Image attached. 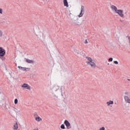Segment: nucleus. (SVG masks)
<instances>
[{"label": "nucleus", "mask_w": 130, "mask_h": 130, "mask_svg": "<svg viewBox=\"0 0 130 130\" xmlns=\"http://www.w3.org/2000/svg\"><path fill=\"white\" fill-rule=\"evenodd\" d=\"M78 19H77L76 20H74L73 21V23L74 24H75V25H80V22H79V21H78Z\"/></svg>", "instance_id": "nucleus-15"}, {"label": "nucleus", "mask_w": 130, "mask_h": 130, "mask_svg": "<svg viewBox=\"0 0 130 130\" xmlns=\"http://www.w3.org/2000/svg\"><path fill=\"white\" fill-rule=\"evenodd\" d=\"M5 109L6 111H8L10 114H12V113H13L14 112L13 111H16V108H10L8 106H6Z\"/></svg>", "instance_id": "nucleus-4"}, {"label": "nucleus", "mask_w": 130, "mask_h": 130, "mask_svg": "<svg viewBox=\"0 0 130 130\" xmlns=\"http://www.w3.org/2000/svg\"><path fill=\"white\" fill-rule=\"evenodd\" d=\"M116 13L117 14H118L119 15V16H120V17H121V18H123V17H124L123 13L125 14V15H126L127 11L123 12V10H118V11Z\"/></svg>", "instance_id": "nucleus-5"}, {"label": "nucleus", "mask_w": 130, "mask_h": 130, "mask_svg": "<svg viewBox=\"0 0 130 130\" xmlns=\"http://www.w3.org/2000/svg\"><path fill=\"white\" fill-rule=\"evenodd\" d=\"M125 94V95L124 96L125 101L130 104V92L126 91Z\"/></svg>", "instance_id": "nucleus-3"}, {"label": "nucleus", "mask_w": 130, "mask_h": 130, "mask_svg": "<svg viewBox=\"0 0 130 130\" xmlns=\"http://www.w3.org/2000/svg\"><path fill=\"white\" fill-rule=\"evenodd\" d=\"M0 14H1V15L3 14V9L2 8H0Z\"/></svg>", "instance_id": "nucleus-24"}, {"label": "nucleus", "mask_w": 130, "mask_h": 130, "mask_svg": "<svg viewBox=\"0 0 130 130\" xmlns=\"http://www.w3.org/2000/svg\"><path fill=\"white\" fill-rule=\"evenodd\" d=\"M111 9L113 11H115V13H116L118 10V9H117V7L114 5H112L111 6Z\"/></svg>", "instance_id": "nucleus-14"}, {"label": "nucleus", "mask_w": 130, "mask_h": 130, "mask_svg": "<svg viewBox=\"0 0 130 130\" xmlns=\"http://www.w3.org/2000/svg\"><path fill=\"white\" fill-rule=\"evenodd\" d=\"M67 16L69 18H71V16H72V13H71L70 11H69V12H67Z\"/></svg>", "instance_id": "nucleus-19"}, {"label": "nucleus", "mask_w": 130, "mask_h": 130, "mask_svg": "<svg viewBox=\"0 0 130 130\" xmlns=\"http://www.w3.org/2000/svg\"><path fill=\"white\" fill-rule=\"evenodd\" d=\"M127 81H130V79H127Z\"/></svg>", "instance_id": "nucleus-32"}, {"label": "nucleus", "mask_w": 130, "mask_h": 130, "mask_svg": "<svg viewBox=\"0 0 130 130\" xmlns=\"http://www.w3.org/2000/svg\"><path fill=\"white\" fill-rule=\"evenodd\" d=\"M76 52H77V54H79V51L76 50Z\"/></svg>", "instance_id": "nucleus-31"}, {"label": "nucleus", "mask_w": 130, "mask_h": 130, "mask_svg": "<svg viewBox=\"0 0 130 130\" xmlns=\"http://www.w3.org/2000/svg\"><path fill=\"white\" fill-rule=\"evenodd\" d=\"M114 63H115V64H118V61H114Z\"/></svg>", "instance_id": "nucleus-26"}, {"label": "nucleus", "mask_w": 130, "mask_h": 130, "mask_svg": "<svg viewBox=\"0 0 130 130\" xmlns=\"http://www.w3.org/2000/svg\"><path fill=\"white\" fill-rule=\"evenodd\" d=\"M113 60V58L112 57L109 58V61H112Z\"/></svg>", "instance_id": "nucleus-23"}, {"label": "nucleus", "mask_w": 130, "mask_h": 130, "mask_svg": "<svg viewBox=\"0 0 130 130\" xmlns=\"http://www.w3.org/2000/svg\"><path fill=\"white\" fill-rule=\"evenodd\" d=\"M5 55H6V50L3 47H0V57H4Z\"/></svg>", "instance_id": "nucleus-7"}, {"label": "nucleus", "mask_w": 130, "mask_h": 130, "mask_svg": "<svg viewBox=\"0 0 130 130\" xmlns=\"http://www.w3.org/2000/svg\"><path fill=\"white\" fill-rule=\"evenodd\" d=\"M60 92L61 93V95H62V87H61V89H60Z\"/></svg>", "instance_id": "nucleus-29"}, {"label": "nucleus", "mask_w": 130, "mask_h": 130, "mask_svg": "<svg viewBox=\"0 0 130 130\" xmlns=\"http://www.w3.org/2000/svg\"><path fill=\"white\" fill-rule=\"evenodd\" d=\"M60 128L61 129H64L66 128V126H64V124H62L60 125Z\"/></svg>", "instance_id": "nucleus-20"}, {"label": "nucleus", "mask_w": 130, "mask_h": 130, "mask_svg": "<svg viewBox=\"0 0 130 130\" xmlns=\"http://www.w3.org/2000/svg\"><path fill=\"white\" fill-rule=\"evenodd\" d=\"M86 58L88 60V61L86 62V63L87 64H89V66H91V68H93V69H95V68L97 67L96 64L94 62H93L92 58L86 56Z\"/></svg>", "instance_id": "nucleus-1"}, {"label": "nucleus", "mask_w": 130, "mask_h": 130, "mask_svg": "<svg viewBox=\"0 0 130 130\" xmlns=\"http://www.w3.org/2000/svg\"><path fill=\"white\" fill-rule=\"evenodd\" d=\"M63 3L64 7L69 8V3H68V0H63Z\"/></svg>", "instance_id": "nucleus-13"}, {"label": "nucleus", "mask_w": 130, "mask_h": 130, "mask_svg": "<svg viewBox=\"0 0 130 130\" xmlns=\"http://www.w3.org/2000/svg\"><path fill=\"white\" fill-rule=\"evenodd\" d=\"M3 36V31L0 29V37Z\"/></svg>", "instance_id": "nucleus-22"}, {"label": "nucleus", "mask_w": 130, "mask_h": 130, "mask_svg": "<svg viewBox=\"0 0 130 130\" xmlns=\"http://www.w3.org/2000/svg\"><path fill=\"white\" fill-rule=\"evenodd\" d=\"M35 119H36V120H37V121H41V120H42V119L41 118H40V117H39V116L36 117Z\"/></svg>", "instance_id": "nucleus-17"}, {"label": "nucleus", "mask_w": 130, "mask_h": 130, "mask_svg": "<svg viewBox=\"0 0 130 130\" xmlns=\"http://www.w3.org/2000/svg\"><path fill=\"white\" fill-rule=\"evenodd\" d=\"M85 14V7L81 6V11L78 15L79 18H81V17H83V15Z\"/></svg>", "instance_id": "nucleus-6"}, {"label": "nucleus", "mask_w": 130, "mask_h": 130, "mask_svg": "<svg viewBox=\"0 0 130 130\" xmlns=\"http://www.w3.org/2000/svg\"><path fill=\"white\" fill-rule=\"evenodd\" d=\"M18 69H20L21 70V68H18Z\"/></svg>", "instance_id": "nucleus-34"}, {"label": "nucleus", "mask_w": 130, "mask_h": 130, "mask_svg": "<svg viewBox=\"0 0 130 130\" xmlns=\"http://www.w3.org/2000/svg\"><path fill=\"white\" fill-rule=\"evenodd\" d=\"M24 59H25V61L27 62V63H34V61H33V60H30V59H27L26 58H25Z\"/></svg>", "instance_id": "nucleus-12"}, {"label": "nucleus", "mask_w": 130, "mask_h": 130, "mask_svg": "<svg viewBox=\"0 0 130 130\" xmlns=\"http://www.w3.org/2000/svg\"><path fill=\"white\" fill-rule=\"evenodd\" d=\"M18 68H21V71H25V72H27V70H28V71H30V68H25V67H21V66H18Z\"/></svg>", "instance_id": "nucleus-10"}, {"label": "nucleus", "mask_w": 130, "mask_h": 130, "mask_svg": "<svg viewBox=\"0 0 130 130\" xmlns=\"http://www.w3.org/2000/svg\"><path fill=\"white\" fill-rule=\"evenodd\" d=\"M5 100H0V107H5Z\"/></svg>", "instance_id": "nucleus-11"}, {"label": "nucleus", "mask_w": 130, "mask_h": 130, "mask_svg": "<svg viewBox=\"0 0 130 130\" xmlns=\"http://www.w3.org/2000/svg\"><path fill=\"white\" fill-rule=\"evenodd\" d=\"M107 104L108 106H109L110 105L113 104V101H109V102H107Z\"/></svg>", "instance_id": "nucleus-16"}, {"label": "nucleus", "mask_w": 130, "mask_h": 130, "mask_svg": "<svg viewBox=\"0 0 130 130\" xmlns=\"http://www.w3.org/2000/svg\"><path fill=\"white\" fill-rule=\"evenodd\" d=\"M63 89H64V87H63Z\"/></svg>", "instance_id": "nucleus-33"}, {"label": "nucleus", "mask_w": 130, "mask_h": 130, "mask_svg": "<svg viewBox=\"0 0 130 130\" xmlns=\"http://www.w3.org/2000/svg\"><path fill=\"white\" fill-rule=\"evenodd\" d=\"M15 104H18V99H15L14 100Z\"/></svg>", "instance_id": "nucleus-21"}, {"label": "nucleus", "mask_w": 130, "mask_h": 130, "mask_svg": "<svg viewBox=\"0 0 130 130\" xmlns=\"http://www.w3.org/2000/svg\"><path fill=\"white\" fill-rule=\"evenodd\" d=\"M22 88H24L25 89H27V90H31V86L29 85L28 84L24 83L22 86Z\"/></svg>", "instance_id": "nucleus-9"}, {"label": "nucleus", "mask_w": 130, "mask_h": 130, "mask_svg": "<svg viewBox=\"0 0 130 130\" xmlns=\"http://www.w3.org/2000/svg\"><path fill=\"white\" fill-rule=\"evenodd\" d=\"M64 124H65V125L67 126V128H68V129H69L70 128H71L72 127L71 126V123H70V122H69L68 121V120H64Z\"/></svg>", "instance_id": "nucleus-8"}, {"label": "nucleus", "mask_w": 130, "mask_h": 130, "mask_svg": "<svg viewBox=\"0 0 130 130\" xmlns=\"http://www.w3.org/2000/svg\"><path fill=\"white\" fill-rule=\"evenodd\" d=\"M34 116H37V113H35V114H34Z\"/></svg>", "instance_id": "nucleus-30"}, {"label": "nucleus", "mask_w": 130, "mask_h": 130, "mask_svg": "<svg viewBox=\"0 0 130 130\" xmlns=\"http://www.w3.org/2000/svg\"><path fill=\"white\" fill-rule=\"evenodd\" d=\"M13 129H18V123H16L13 127Z\"/></svg>", "instance_id": "nucleus-18"}, {"label": "nucleus", "mask_w": 130, "mask_h": 130, "mask_svg": "<svg viewBox=\"0 0 130 130\" xmlns=\"http://www.w3.org/2000/svg\"><path fill=\"white\" fill-rule=\"evenodd\" d=\"M59 89V86H58V85H54L53 87H52V90L53 91H54V95L55 97L57 98V96H58V95H59V94H60V91H57L56 92V91H58V89Z\"/></svg>", "instance_id": "nucleus-2"}, {"label": "nucleus", "mask_w": 130, "mask_h": 130, "mask_svg": "<svg viewBox=\"0 0 130 130\" xmlns=\"http://www.w3.org/2000/svg\"><path fill=\"white\" fill-rule=\"evenodd\" d=\"M84 43H85V44H88V41H87V40H85V42H84Z\"/></svg>", "instance_id": "nucleus-28"}, {"label": "nucleus", "mask_w": 130, "mask_h": 130, "mask_svg": "<svg viewBox=\"0 0 130 130\" xmlns=\"http://www.w3.org/2000/svg\"><path fill=\"white\" fill-rule=\"evenodd\" d=\"M127 37L128 39V41H129V43H130V36H127Z\"/></svg>", "instance_id": "nucleus-27"}, {"label": "nucleus", "mask_w": 130, "mask_h": 130, "mask_svg": "<svg viewBox=\"0 0 130 130\" xmlns=\"http://www.w3.org/2000/svg\"><path fill=\"white\" fill-rule=\"evenodd\" d=\"M100 130H105V127H102L101 128H100Z\"/></svg>", "instance_id": "nucleus-25"}]
</instances>
